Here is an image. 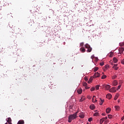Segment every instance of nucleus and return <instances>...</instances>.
Returning <instances> with one entry per match:
<instances>
[{
    "label": "nucleus",
    "instance_id": "20",
    "mask_svg": "<svg viewBox=\"0 0 124 124\" xmlns=\"http://www.w3.org/2000/svg\"><path fill=\"white\" fill-rule=\"evenodd\" d=\"M90 109H91L92 110H93V109H94V108H95L94 107V105H91L90 106Z\"/></svg>",
    "mask_w": 124,
    "mask_h": 124
},
{
    "label": "nucleus",
    "instance_id": "17",
    "mask_svg": "<svg viewBox=\"0 0 124 124\" xmlns=\"http://www.w3.org/2000/svg\"><path fill=\"white\" fill-rule=\"evenodd\" d=\"M80 50L81 52H82V53H85V52H86V49L83 47L80 48Z\"/></svg>",
    "mask_w": 124,
    "mask_h": 124
},
{
    "label": "nucleus",
    "instance_id": "33",
    "mask_svg": "<svg viewBox=\"0 0 124 124\" xmlns=\"http://www.w3.org/2000/svg\"><path fill=\"white\" fill-rule=\"evenodd\" d=\"M95 89H96V90H99V85H96V86H95Z\"/></svg>",
    "mask_w": 124,
    "mask_h": 124
},
{
    "label": "nucleus",
    "instance_id": "42",
    "mask_svg": "<svg viewBox=\"0 0 124 124\" xmlns=\"http://www.w3.org/2000/svg\"><path fill=\"white\" fill-rule=\"evenodd\" d=\"M85 81H86V82H87L88 81V78H85Z\"/></svg>",
    "mask_w": 124,
    "mask_h": 124
},
{
    "label": "nucleus",
    "instance_id": "39",
    "mask_svg": "<svg viewBox=\"0 0 124 124\" xmlns=\"http://www.w3.org/2000/svg\"><path fill=\"white\" fill-rule=\"evenodd\" d=\"M108 67H109V66H108V65H106L105 66V68L107 69V68H108Z\"/></svg>",
    "mask_w": 124,
    "mask_h": 124
},
{
    "label": "nucleus",
    "instance_id": "31",
    "mask_svg": "<svg viewBox=\"0 0 124 124\" xmlns=\"http://www.w3.org/2000/svg\"><path fill=\"white\" fill-rule=\"evenodd\" d=\"M112 116L111 114L108 115V119H112Z\"/></svg>",
    "mask_w": 124,
    "mask_h": 124
},
{
    "label": "nucleus",
    "instance_id": "49",
    "mask_svg": "<svg viewBox=\"0 0 124 124\" xmlns=\"http://www.w3.org/2000/svg\"><path fill=\"white\" fill-rule=\"evenodd\" d=\"M102 116H105V113H102Z\"/></svg>",
    "mask_w": 124,
    "mask_h": 124
},
{
    "label": "nucleus",
    "instance_id": "11",
    "mask_svg": "<svg viewBox=\"0 0 124 124\" xmlns=\"http://www.w3.org/2000/svg\"><path fill=\"white\" fill-rule=\"evenodd\" d=\"M17 124H25V122L23 120H20L18 122Z\"/></svg>",
    "mask_w": 124,
    "mask_h": 124
},
{
    "label": "nucleus",
    "instance_id": "10",
    "mask_svg": "<svg viewBox=\"0 0 124 124\" xmlns=\"http://www.w3.org/2000/svg\"><path fill=\"white\" fill-rule=\"evenodd\" d=\"M106 97L108 99H111V98H112V95H111V94L108 93Z\"/></svg>",
    "mask_w": 124,
    "mask_h": 124
},
{
    "label": "nucleus",
    "instance_id": "38",
    "mask_svg": "<svg viewBox=\"0 0 124 124\" xmlns=\"http://www.w3.org/2000/svg\"><path fill=\"white\" fill-rule=\"evenodd\" d=\"M124 43L120 44V46H121V47H123V46H124Z\"/></svg>",
    "mask_w": 124,
    "mask_h": 124
},
{
    "label": "nucleus",
    "instance_id": "54",
    "mask_svg": "<svg viewBox=\"0 0 124 124\" xmlns=\"http://www.w3.org/2000/svg\"><path fill=\"white\" fill-rule=\"evenodd\" d=\"M87 124H89V123H87Z\"/></svg>",
    "mask_w": 124,
    "mask_h": 124
},
{
    "label": "nucleus",
    "instance_id": "9",
    "mask_svg": "<svg viewBox=\"0 0 124 124\" xmlns=\"http://www.w3.org/2000/svg\"><path fill=\"white\" fill-rule=\"evenodd\" d=\"M79 117L81 119H84V118L85 117V115L84 114V113H83V112H82L79 114Z\"/></svg>",
    "mask_w": 124,
    "mask_h": 124
},
{
    "label": "nucleus",
    "instance_id": "21",
    "mask_svg": "<svg viewBox=\"0 0 124 124\" xmlns=\"http://www.w3.org/2000/svg\"><path fill=\"white\" fill-rule=\"evenodd\" d=\"M119 95H120V94H119V93H117L115 97H114V99L115 100H117V99H118V97H119Z\"/></svg>",
    "mask_w": 124,
    "mask_h": 124
},
{
    "label": "nucleus",
    "instance_id": "13",
    "mask_svg": "<svg viewBox=\"0 0 124 124\" xmlns=\"http://www.w3.org/2000/svg\"><path fill=\"white\" fill-rule=\"evenodd\" d=\"M103 102H104V99H102L101 98H100V105H102L103 104Z\"/></svg>",
    "mask_w": 124,
    "mask_h": 124
},
{
    "label": "nucleus",
    "instance_id": "32",
    "mask_svg": "<svg viewBox=\"0 0 124 124\" xmlns=\"http://www.w3.org/2000/svg\"><path fill=\"white\" fill-rule=\"evenodd\" d=\"M100 65H101V66H102L103 65H104V62H101L100 63Z\"/></svg>",
    "mask_w": 124,
    "mask_h": 124
},
{
    "label": "nucleus",
    "instance_id": "37",
    "mask_svg": "<svg viewBox=\"0 0 124 124\" xmlns=\"http://www.w3.org/2000/svg\"><path fill=\"white\" fill-rule=\"evenodd\" d=\"M121 63H122V64H124V59L121 61Z\"/></svg>",
    "mask_w": 124,
    "mask_h": 124
},
{
    "label": "nucleus",
    "instance_id": "29",
    "mask_svg": "<svg viewBox=\"0 0 124 124\" xmlns=\"http://www.w3.org/2000/svg\"><path fill=\"white\" fill-rule=\"evenodd\" d=\"M95 96H93V98H92V101H93V102H94V100H95Z\"/></svg>",
    "mask_w": 124,
    "mask_h": 124
},
{
    "label": "nucleus",
    "instance_id": "25",
    "mask_svg": "<svg viewBox=\"0 0 124 124\" xmlns=\"http://www.w3.org/2000/svg\"><path fill=\"white\" fill-rule=\"evenodd\" d=\"M98 70V67H96L94 68L93 71L94 72H96V71Z\"/></svg>",
    "mask_w": 124,
    "mask_h": 124
},
{
    "label": "nucleus",
    "instance_id": "15",
    "mask_svg": "<svg viewBox=\"0 0 124 124\" xmlns=\"http://www.w3.org/2000/svg\"><path fill=\"white\" fill-rule=\"evenodd\" d=\"M87 49H88V50H87V53H91V52H92V50H93V48L91 47Z\"/></svg>",
    "mask_w": 124,
    "mask_h": 124
},
{
    "label": "nucleus",
    "instance_id": "26",
    "mask_svg": "<svg viewBox=\"0 0 124 124\" xmlns=\"http://www.w3.org/2000/svg\"><path fill=\"white\" fill-rule=\"evenodd\" d=\"M111 78L113 80L116 79V78H117V75H114V76L111 77Z\"/></svg>",
    "mask_w": 124,
    "mask_h": 124
},
{
    "label": "nucleus",
    "instance_id": "45",
    "mask_svg": "<svg viewBox=\"0 0 124 124\" xmlns=\"http://www.w3.org/2000/svg\"><path fill=\"white\" fill-rule=\"evenodd\" d=\"M94 102H97V100H96V98H95Z\"/></svg>",
    "mask_w": 124,
    "mask_h": 124
},
{
    "label": "nucleus",
    "instance_id": "36",
    "mask_svg": "<svg viewBox=\"0 0 124 124\" xmlns=\"http://www.w3.org/2000/svg\"><path fill=\"white\" fill-rule=\"evenodd\" d=\"M93 121V118H90L89 119H88V121L89 122H91Z\"/></svg>",
    "mask_w": 124,
    "mask_h": 124
},
{
    "label": "nucleus",
    "instance_id": "16",
    "mask_svg": "<svg viewBox=\"0 0 124 124\" xmlns=\"http://www.w3.org/2000/svg\"><path fill=\"white\" fill-rule=\"evenodd\" d=\"M110 112H111V108H107L106 113H107V114H109Z\"/></svg>",
    "mask_w": 124,
    "mask_h": 124
},
{
    "label": "nucleus",
    "instance_id": "12",
    "mask_svg": "<svg viewBox=\"0 0 124 124\" xmlns=\"http://www.w3.org/2000/svg\"><path fill=\"white\" fill-rule=\"evenodd\" d=\"M84 100H86V98H85V97L83 96L79 100V102H82V101H84Z\"/></svg>",
    "mask_w": 124,
    "mask_h": 124
},
{
    "label": "nucleus",
    "instance_id": "2",
    "mask_svg": "<svg viewBox=\"0 0 124 124\" xmlns=\"http://www.w3.org/2000/svg\"><path fill=\"white\" fill-rule=\"evenodd\" d=\"M13 31H14V33H16V34H18V33H20L21 31V30H20L19 28L15 27L13 28Z\"/></svg>",
    "mask_w": 124,
    "mask_h": 124
},
{
    "label": "nucleus",
    "instance_id": "51",
    "mask_svg": "<svg viewBox=\"0 0 124 124\" xmlns=\"http://www.w3.org/2000/svg\"><path fill=\"white\" fill-rule=\"evenodd\" d=\"M104 123H105V124H107V121H105V122H104Z\"/></svg>",
    "mask_w": 124,
    "mask_h": 124
},
{
    "label": "nucleus",
    "instance_id": "6",
    "mask_svg": "<svg viewBox=\"0 0 124 124\" xmlns=\"http://www.w3.org/2000/svg\"><path fill=\"white\" fill-rule=\"evenodd\" d=\"M112 68H114L115 70H118V69L119 67H118V64H115L113 65V66L112 67Z\"/></svg>",
    "mask_w": 124,
    "mask_h": 124
},
{
    "label": "nucleus",
    "instance_id": "23",
    "mask_svg": "<svg viewBox=\"0 0 124 124\" xmlns=\"http://www.w3.org/2000/svg\"><path fill=\"white\" fill-rule=\"evenodd\" d=\"M85 47L88 49L89 48H90L91 47V46H90V45L88 44H86L85 45Z\"/></svg>",
    "mask_w": 124,
    "mask_h": 124
},
{
    "label": "nucleus",
    "instance_id": "8",
    "mask_svg": "<svg viewBox=\"0 0 124 124\" xmlns=\"http://www.w3.org/2000/svg\"><path fill=\"white\" fill-rule=\"evenodd\" d=\"M117 85H118V81H117V80H114L112 82V86H117Z\"/></svg>",
    "mask_w": 124,
    "mask_h": 124
},
{
    "label": "nucleus",
    "instance_id": "52",
    "mask_svg": "<svg viewBox=\"0 0 124 124\" xmlns=\"http://www.w3.org/2000/svg\"><path fill=\"white\" fill-rule=\"evenodd\" d=\"M118 103H120V100H118Z\"/></svg>",
    "mask_w": 124,
    "mask_h": 124
},
{
    "label": "nucleus",
    "instance_id": "34",
    "mask_svg": "<svg viewBox=\"0 0 124 124\" xmlns=\"http://www.w3.org/2000/svg\"><path fill=\"white\" fill-rule=\"evenodd\" d=\"M95 88L94 87H92L91 89V92H93V91H94L95 90Z\"/></svg>",
    "mask_w": 124,
    "mask_h": 124
},
{
    "label": "nucleus",
    "instance_id": "48",
    "mask_svg": "<svg viewBox=\"0 0 124 124\" xmlns=\"http://www.w3.org/2000/svg\"><path fill=\"white\" fill-rule=\"evenodd\" d=\"M107 119V117H105V118H104V121H105V120H106Z\"/></svg>",
    "mask_w": 124,
    "mask_h": 124
},
{
    "label": "nucleus",
    "instance_id": "1",
    "mask_svg": "<svg viewBox=\"0 0 124 124\" xmlns=\"http://www.w3.org/2000/svg\"><path fill=\"white\" fill-rule=\"evenodd\" d=\"M77 116H76V114H71L68 117V123H71L73 120H75V119H77Z\"/></svg>",
    "mask_w": 124,
    "mask_h": 124
},
{
    "label": "nucleus",
    "instance_id": "30",
    "mask_svg": "<svg viewBox=\"0 0 124 124\" xmlns=\"http://www.w3.org/2000/svg\"><path fill=\"white\" fill-rule=\"evenodd\" d=\"M106 77H107V76H106V75H103L101 79H105L106 78Z\"/></svg>",
    "mask_w": 124,
    "mask_h": 124
},
{
    "label": "nucleus",
    "instance_id": "3",
    "mask_svg": "<svg viewBox=\"0 0 124 124\" xmlns=\"http://www.w3.org/2000/svg\"><path fill=\"white\" fill-rule=\"evenodd\" d=\"M109 92L110 93H116V92H117L116 90V87H112V88L110 89Z\"/></svg>",
    "mask_w": 124,
    "mask_h": 124
},
{
    "label": "nucleus",
    "instance_id": "4",
    "mask_svg": "<svg viewBox=\"0 0 124 124\" xmlns=\"http://www.w3.org/2000/svg\"><path fill=\"white\" fill-rule=\"evenodd\" d=\"M100 76V74L98 72H96L94 74L93 77V78H97Z\"/></svg>",
    "mask_w": 124,
    "mask_h": 124
},
{
    "label": "nucleus",
    "instance_id": "41",
    "mask_svg": "<svg viewBox=\"0 0 124 124\" xmlns=\"http://www.w3.org/2000/svg\"><path fill=\"white\" fill-rule=\"evenodd\" d=\"M91 83H92V80L91 79H90L89 81H88V83L89 84H91Z\"/></svg>",
    "mask_w": 124,
    "mask_h": 124
},
{
    "label": "nucleus",
    "instance_id": "47",
    "mask_svg": "<svg viewBox=\"0 0 124 124\" xmlns=\"http://www.w3.org/2000/svg\"><path fill=\"white\" fill-rule=\"evenodd\" d=\"M121 120H122V121H124V117H123L121 118Z\"/></svg>",
    "mask_w": 124,
    "mask_h": 124
},
{
    "label": "nucleus",
    "instance_id": "46",
    "mask_svg": "<svg viewBox=\"0 0 124 124\" xmlns=\"http://www.w3.org/2000/svg\"><path fill=\"white\" fill-rule=\"evenodd\" d=\"M78 113V111H77L76 113H75L74 114H76V116H77V113Z\"/></svg>",
    "mask_w": 124,
    "mask_h": 124
},
{
    "label": "nucleus",
    "instance_id": "5",
    "mask_svg": "<svg viewBox=\"0 0 124 124\" xmlns=\"http://www.w3.org/2000/svg\"><path fill=\"white\" fill-rule=\"evenodd\" d=\"M119 54H120V55H122V53H123V52H124V47H119Z\"/></svg>",
    "mask_w": 124,
    "mask_h": 124
},
{
    "label": "nucleus",
    "instance_id": "43",
    "mask_svg": "<svg viewBox=\"0 0 124 124\" xmlns=\"http://www.w3.org/2000/svg\"><path fill=\"white\" fill-rule=\"evenodd\" d=\"M85 89H86V90H88V89H90V87H88L86 85V86H85Z\"/></svg>",
    "mask_w": 124,
    "mask_h": 124
},
{
    "label": "nucleus",
    "instance_id": "14",
    "mask_svg": "<svg viewBox=\"0 0 124 124\" xmlns=\"http://www.w3.org/2000/svg\"><path fill=\"white\" fill-rule=\"evenodd\" d=\"M116 111H119L120 109V107L119 106H114Z\"/></svg>",
    "mask_w": 124,
    "mask_h": 124
},
{
    "label": "nucleus",
    "instance_id": "27",
    "mask_svg": "<svg viewBox=\"0 0 124 124\" xmlns=\"http://www.w3.org/2000/svg\"><path fill=\"white\" fill-rule=\"evenodd\" d=\"M99 115V113L98 112H96L93 114V116H95V117H97Z\"/></svg>",
    "mask_w": 124,
    "mask_h": 124
},
{
    "label": "nucleus",
    "instance_id": "44",
    "mask_svg": "<svg viewBox=\"0 0 124 124\" xmlns=\"http://www.w3.org/2000/svg\"><path fill=\"white\" fill-rule=\"evenodd\" d=\"M80 45L81 46H83V45H84V43H81Z\"/></svg>",
    "mask_w": 124,
    "mask_h": 124
},
{
    "label": "nucleus",
    "instance_id": "40",
    "mask_svg": "<svg viewBox=\"0 0 124 124\" xmlns=\"http://www.w3.org/2000/svg\"><path fill=\"white\" fill-rule=\"evenodd\" d=\"M109 57H113V53H110L109 55Z\"/></svg>",
    "mask_w": 124,
    "mask_h": 124
},
{
    "label": "nucleus",
    "instance_id": "35",
    "mask_svg": "<svg viewBox=\"0 0 124 124\" xmlns=\"http://www.w3.org/2000/svg\"><path fill=\"white\" fill-rule=\"evenodd\" d=\"M121 87H122L121 85H119V86L117 87V91H119V90H120V88H121Z\"/></svg>",
    "mask_w": 124,
    "mask_h": 124
},
{
    "label": "nucleus",
    "instance_id": "18",
    "mask_svg": "<svg viewBox=\"0 0 124 124\" xmlns=\"http://www.w3.org/2000/svg\"><path fill=\"white\" fill-rule=\"evenodd\" d=\"M105 88L106 90H109L110 88H111V86L108 84L105 86Z\"/></svg>",
    "mask_w": 124,
    "mask_h": 124
},
{
    "label": "nucleus",
    "instance_id": "19",
    "mask_svg": "<svg viewBox=\"0 0 124 124\" xmlns=\"http://www.w3.org/2000/svg\"><path fill=\"white\" fill-rule=\"evenodd\" d=\"M82 92H83L82 89H78L77 90V93H79V94H81V93H82Z\"/></svg>",
    "mask_w": 124,
    "mask_h": 124
},
{
    "label": "nucleus",
    "instance_id": "7",
    "mask_svg": "<svg viewBox=\"0 0 124 124\" xmlns=\"http://www.w3.org/2000/svg\"><path fill=\"white\" fill-rule=\"evenodd\" d=\"M8 120H7V123H8L9 124H12L11 122H12V120H11V118L10 117L8 118Z\"/></svg>",
    "mask_w": 124,
    "mask_h": 124
},
{
    "label": "nucleus",
    "instance_id": "28",
    "mask_svg": "<svg viewBox=\"0 0 124 124\" xmlns=\"http://www.w3.org/2000/svg\"><path fill=\"white\" fill-rule=\"evenodd\" d=\"M87 85H88V83H87V82H83V86L84 87H86L87 86Z\"/></svg>",
    "mask_w": 124,
    "mask_h": 124
},
{
    "label": "nucleus",
    "instance_id": "53",
    "mask_svg": "<svg viewBox=\"0 0 124 124\" xmlns=\"http://www.w3.org/2000/svg\"><path fill=\"white\" fill-rule=\"evenodd\" d=\"M91 59H93V56H91Z\"/></svg>",
    "mask_w": 124,
    "mask_h": 124
},
{
    "label": "nucleus",
    "instance_id": "24",
    "mask_svg": "<svg viewBox=\"0 0 124 124\" xmlns=\"http://www.w3.org/2000/svg\"><path fill=\"white\" fill-rule=\"evenodd\" d=\"M103 122H104V118H102L100 120V124H103Z\"/></svg>",
    "mask_w": 124,
    "mask_h": 124
},
{
    "label": "nucleus",
    "instance_id": "22",
    "mask_svg": "<svg viewBox=\"0 0 124 124\" xmlns=\"http://www.w3.org/2000/svg\"><path fill=\"white\" fill-rule=\"evenodd\" d=\"M113 62L115 63H116V62H118V59L116 57H114Z\"/></svg>",
    "mask_w": 124,
    "mask_h": 124
},
{
    "label": "nucleus",
    "instance_id": "50",
    "mask_svg": "<svg viewBox=\"0 0 124 124\" xmlns=\"http://www.w3.org/2000/svg\"><path fill=\"white\" fill-rule=\"evenodd\" d=\"M41 124H45V122H44V121H42V122H41Z\"/></svg>",
    "mask_w": 124,
    "mask_h": 124
}]
</instances>
